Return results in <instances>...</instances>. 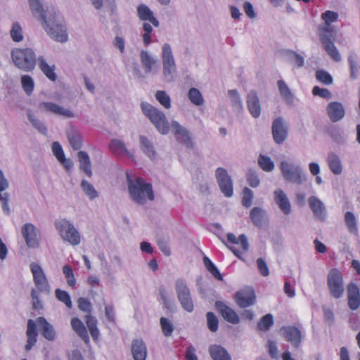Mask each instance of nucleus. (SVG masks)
<instances>
[{"mask_svg": "<svg viewBox=\"0 0 360 360\" xmlns=\"http://www.w3.org/2000/svg\"><path fill=\"white\" fill-rule=\"evenodd\" d=\"M33 15H38L44 23L48 34L56 41L65 42L68 40V33L63 20L54 12L47 16L39 0H29Z\"/></svg>", "mask_w": 360, "mask_h": 360, "instance_id": "obj_1", "label": "nucleus"}, {"mask_svg": "<svg viewBox=\"0 0 360 360\" xmlns=\"http://www.w3.org/2000/svg\"><path fill=\"white\" fill-rule=\"evenodd\" d=\"M339 15L337 12L326 11L321 13V18L324 23L318 27L319 39L326 53L335 61L341 60L340 54L334 44L336 37V30L331 25L338 21Z\"/></svg>", "mask_w": 360, "mask_h": 360, "instance_id": "obj_2", "label": "nucleus"}, {"mask_svg": "<svg viewBox=\"0 0 360 360\" xmlns=\"http://www.w3.org/2000/svg\"><path fill=\"white\" fill-rule=\"evenodd\" d=\"M37 324L39 327L41 335L46 340L53 341L56 339V333L53 326L44 317H38L36 319V322L29 319L26 330V335L27 337V343L25 347L26 351H30L37 342L38 335Z\"/></svg>", "mask_w": 360, "mask_h": 360, "instance_id": "obj_3", "label": "nucleus"}, {"mask_svg": "<svg viewBox=\"0 0 360 360\" xmlns=\"http://www.w3.org/2000/svg\"><path fill=\"white\" fill-rule=\"evenodd\" d=\"M128 190L131 198L136 202L143 205L147 200H154L152 184L146 183L141 177L131 179L127 173Z\"/></svg>", "mask_w": 360, "mask_h": 360, "instance_id": "obj_4", "label": "nucleus"}, {"mask_svg": "<svg viewBox=\"0 0 360 360\" xmlns=\"http://www.w3.org/2000/svg\"><path fill=\"white\" fill-rule=\"evenodd\" d=\"M141 108L143 113L155 125L160 133L168 134L169 131V123L163 112L148 103L142 102Z\"/></svg>", "mask_w": 360, "mask_h": 360, "instance_id": "obj_5", "label": "nucleus"}, {"mask_svg": "<svg viewBox=\"0 0 360 360\" xmlns=\"http://www.w3.org/2000/svg\"><path fill=\"white\" fill-rule=\"evenodd\" d=\"M12 60L20 69L29 72L36 65V56L31 49H15L11 52Z\"/></svg>", "mask_w": 360, "mask_h": 360, "instance_id": "obj_6", "label": "nucleus"}, {"mask_svg": "<svg viewBox=\"0 0 360 360\" xmlns=\"http://www.w3.org/2000/svg\"><path fill=\"white\" fill-rule=\"evenodd\" d=\"M327 285L330 295L335 299L341 298L345 292L344 278L341 271L337 269H331L327 276Z\"/></svg>", "mask_w": 360, "mask_h": 360, "instance_id": "obj_7", "label": "nucleus"}, {"mask_svg": "<svg viewBox=\"0 0 360 360\" xmlns=\"http://www.w3.org/2000/svg\"><path fill=\"white\" fill-rule=\"evenodd\" d=\"M55 226L64 240L72 245H77L80 243V235L70 221L61 219L56 221Z\"/></svg>", "mask_w": 360, "mask_h": 360, "instance_id": "obj_8", "label": "nucleus"}, {"mask_svg": "<svg viewBox=\"0 0 360 360\" xmlns=\"http://www.w3.org/2000/svg\"><path fill=\"white\" fill-rule=\"evenodd\" d=\"M175 289L178 300L183 309L188 312H192L194 308L193 302L190 289L187 286L185 281L182 278H178L175 283Z\"/></svg>", "mask_w": 360, "mask_h": 360, "instance_id": "obj_9", "label": "nucleus"}, {"mask_svg": "<svg viewBox=\"0 0 360 360\" xmlns=\"http://www.w3.org/2000/svg\"><path fill=\"white\" fill-rule=\"evenodd\" d=\"M281 170L284 179L288 181L300 184L306 180V176L299 166L282 161Z\"/></svg>", "mask_w": 360, "mask_h": 360, "instance_id": "obj_10", "label": "nucleus"}, {"mask_svg": "<svg viewBox=\"0 0 360 360\" xmlns=\"http://www.w3.org/2000/svg\"><path fill=\"white\" fill-rule=\"evenodd\" d=\"M162 58L164 76L166 78L172 79L176 68L171 46L168 44H165L162 46Z\"/></svg>", "mask_w": 360, "mask_h": 360, "instance_id": "obj_11", "label": "nucleus"}, {"mask_svg": "<svg viewBox=\"0 0 360 360\" xmlns=\"http://www.w3.org/2000/svg\"><path fill=\"white\" fill-rule=\"evenodd\" d=\"M227 242L231 245L229 246L231 250L239 259H241V250L246 252L249 248L248 239L244 234H241L237 238L235 234L229 233L227 234Z\"/></svg>", "mask_w": 360, "mask_h": 360, "instance_id": "obj_12", "label": "nucleus"}, {"mask_svg": "<svg viewBox=\"0 0 360 360\" xmlns=\"http://www.w3.org/2000/svg\"><path fill=\"white\" fill-rule=\"evenodd\" d=\"M216 179L221 193L226 197L233 195V181L227 171L223 167H218L215 172Z\"/></svg>", "mask_w": 360, "mask_h": 360, "instance_id": "obj_13", "label": "nucleus"}, {"mask_svg": "<svg viewBox=\"0 0 360 360\" xmlns=\"http://www.w3.org/2000/svg\"><path fill=\"white\" fill-rule=\"evenodd\" d=\"M34 283L40 292H49V284L41 267L35 262L30 264Z\"/></svg>", "mask_w": 360, "mask_h": 360, "instance_id": "obj_14", "label": "nucleus"}, {"mask_svg": "<svg viewBox=\"0 0 360 360\" xmlns=\"http://www.w3.org/2000/svg\"><path fill=\"white\" fill-rule=\"evenodd\" d=\"M288 129L282 117H277L273 121L272 135L274 141L278 144L283 143L288 137Z\"/></svg>", "mask_w": 360, "mask_h": 360, "instance_id": "obj_15", "label": "nucleus"}, {"mask_svg": "<svg viewBox=\"0 0 360 360\" xmlns=\"http://www.w3.org/2000/svg\"><path fill=\"white\" fill-rule=\"evenodd\" d=\"M284 339L291 343L295 348H298L302 342V332L298 327L295 326H283L281 329Z\"/></svg>", "mask_w": 360, "mask_h": 360, "instance_id": "obj_16", "label": "nucleus"}, {"mask_svg": "<svg viewBox=\"0 0 360 360\" xmlns=\"http://www.w3.org/2000/svg\"><path fill=\"white\" fill-rule=\"evenodd\" d=\"M172 132L175 135L176 140L185 144L188 148H193V142L192 141L189 131L181 127L176 121L172 122Z\"/></svg>", "mask_w": 360, "mask_h": 360, "instance_id": "obj_17", "label": "nucleus"}, {"mask_svg": "<svg viewBox=\"0 0 360 360\" xmlns=\"http://www.w3.org/2000/svg\"><path fill=\"white\" fill-rule=\"evenodd\" d=\"M215 307L227 322L232 324H238L240 322V317L238 314L224 302L217 301L215 302Z\"/></svg>", "mask_w": 360, "mask_h": 360, "instance_id": "obj_18", "label": "nucleus"}, {"mask_svg": "<svg viewBox=\"0 0 360 360\" xmlns=\"http://www.w3.org/2000/svg\"><path fill=\"white\" fill-rule=\"evenodd\" d=\"M326 112L332 122H337L345 117V108L342 103L338 101H332L328 104Z\"/></svg>", "mask_w": 360, "mask_h": 360, "instance_id": "obj_19", "label": "nucleus"}, {"mask_svg": "<svg viewBox=\"0 0 360 360\" xmlns=\"http://www.w3.org/2000/svg\"><path fill=\"white\" fill-rule=\"evenodd\" d=\"M256 300L255 291L252 289L244 290L237 292L235 295V301L241 308L253 305Z\"/></svg>", "mask_w": 360, "mask_h": 360, "instance_id": "obj_20", "label": "nucleus"}, {"mask_svg": "<svg viewBox=\"0 0 360 360\" xmlns=\"http://www.w3.org/2000/svg\"><path fill=\"white\" fill-rule=\"evenodd\" d=\"M22 234L27 246L35 248L39 246V238L36 227L30 223L25 224L22 228Z\"/></svg>", "mask_w": 360, "mask_h": 360, "instance_id": "obj_21", "label": "nucleus"}, {"mask_svg": "<svg viewBox=\"0 0 360 360\" xmlns=\"http://www.w3.org/2000/svg\"><path fill=\"white\" fill-rule=\"evenodd\" d=\"M348 306L352 310H356L360 306V291L359 288L354 283L347 285Z\"/></svg>", "mask_w": 360, "mask_h": 360, "instance_id": "obj_22", "label": "nucleus"}, {"mask_svg": "<svg viewBox=\"0 0 360 360\" xmlns=\"http://www.w3.org/2000/svg\"><path fill=\"white\" fill-rule=\"evenodd\" d=\"M131 354L134 360H146L147 348L141 339H136L132 341Z\"/></svg>", "mask_w": 360, "mask_h": 360, "instance_id": "obj_23", "label": "nucleus"}, {"mask_svg": "<svg viewBox=\"0 0 360 360\" xmlns=\"http://www.w3.org/2000/svg\"><path fill=\"white\" fill-rule=\"evenodd\" d=\"M247 105L252 117L257 118L261 114V106L259 98L255 91H251L247 96Z\"/></svg>", "mask_w": 360, "mask_h": 360, "instance_id": "obj_24", "label": "nucleus"}, {"mask_svg": "<svg viewBox=\"0 0 360 360\" xmlns=\"http://www.w3.org/2000/svg\"><path fill=\"white\" fill-rule=\"evenodd\" d=\"M274 200L281 210L286 215L291 212V205L290 201L281 189H277L274 191Z\"/></svg>", "mask_w": 360, "mask_h": 360, "instance_id": "obj_25", "label": "nucleus"}, {"mask_svg": "<svg viewBox=\"0 0 360 360\" xmlns=\"http://www.w3.org/2000/svg\"><path fill=\"white\" fill-rule=\"evenodd\" d=\"M308 201L314 216L320 220H324L326 218V208L323 202L316 196H311Z\"/></svg>", "mask_w": 360, "mask_h": 360, "instance_id": "obj_26", "label": "nucleus"}, {"mask_svg": "<svg viewBox=\"0 0 360 360\" xmlns=\"http://www.w3.org/2000/svg\"><path fill=\"white\" fill-rule=\"evenodd\" d=\"M40 107L44 108L46 111L53 114L62 115L66 117H72L74 114L70 110L65 109L64 108L51 103V102H43L40 103Z\"/></svg>", "mask_w": 360, "mask_h": 360, "instance_id": "obj_27", "label": "nucleus"}, {"mask_svg": "<svg viewBox=\"0 0 360 360\" xmlns=\"http://www.w3.org/2000/svg\"><path fill=\"white\" fill-rule=\"evenodd\" d=\"M138 15L141 20L149 21L153 26L158 27L159 22L155 18L153 13L150 9L144 4H141L137 8Z\"/></svg>", "mask_w": 360, "mask_h": 360, "instance_id": "obj_28", "label": "nucleus"}, {"mask_svg": "<svg viewBox=\"0 0 360 360\" xmlns=\"http://www.w3.org/2000/svg\"><path fill=\"white\" fill-rule=\"evenodd\" d=\"M71 326L72 329L85 343H88L89 342V336L87 330L79 319L76 317L72 318L71 320Z\"/></svg>", "mask_w": 360, "mask_h": 360, "instance_id": "obj_29", "label": "nucleus"}, {"mask_svg": "<svg viewBox=\"0 0 360 360\" xmlns=\"http://www.w3.org/2000/svg\"><path fill=\"white\" fill-rule=\"evenodd\" d=\"M209 352L213 360H231V357L227 351L220 345H210Z\"/></svg>", "mask_w": 360, "mask_h": 360, "instance_id": "obj_30", "label": "nucleus"}, {"mask_svg": "<svg viewBox=\"0 0 360 360\" xmlns=\"http://www.w3.org/2000/svg\"><path fill=\"white\" fill-rule=\"evenodd\" d=\"M78 160L80 165V169L82 170L88 177H91L93 173L90 159L87 153L85 151H79L78 153Z\"/></svg>", "mask_w": 360, "mask_h": 360, "instance_id": "obj_31", "label": "nucleus"}, {"mask_svg": "<svg viewBox=\"0 0 360 360\" xmlns=\"http://www.w3.org/2000/svg\"><path fill=\"white\" fill-rule=\"evenodd\" d=\"M39 66L43 73L52 82L57 79L55 73V65H49L43 58H39Z\"/></svg>", "mask_w": 360, "mask_h": 360, "instance_id": "obj_32", "label": "nucleus"}, {"mask_svg": "<svg viewBox=\"0 0 360 360\" xmlns=\"http://www.w3.org/2000/svg\"><path fill=\"white\" fill-rule=\"evenodd\" d=\"M328 163L330 171L335 174H340L342 167L339 157L335 153H330L328 157Z\"/></svg>", "mask_w": 360, "mask_h": 360, "instance_id": "obj_33", "label": "nucleus"}, {"mask_svg": "<svg viewBox=\"0 0 360 360\" xmlns=\"http://www.w3.org/2000/svg\"><path fill=\"white\" fill-rule=\"evenodd\" d=\"M141 148L143 153L148 155L150 159H154L156 153L154 150L152 143L144 136H140Z\"/></svg>", "mask_w": 360, "mask_h": 360, "instance_id": "obj_34", "label": "nucleus"}, {"mask_svg": "<svg viewBox=\"0 0 360 360\" xmlns=\"http://www.w3.org/2000/svg\"><path fill=\"white\" fill-rule=\"evenodd\" d=\"M141 62L146 73L152 71L153 65L156 60L153 59L146 51H141L140 53Z\"/></svg>", "mask_w": 360, "mask_h": 360, "instance_id": "obj_35", "label": "nucleus"}, {"mask_svg": "<svg viewBox=\"0 0 360 360\" xmlns=\"http://www.w3.org/2000/svg\"><path fill=\"white\" fill-rule=\"evenodd\" d=\"M345 224L351 233L357 235L358 228L355 215L352 212H346L345 214Z\"/></svg>", "mask_w": 360, "mask_h": 360, "instance_id": "obj_36", "label": "nucleus"}, {"mask_svg": "<svg viewBox=\"0 0 360 360\" xmlns=\"http://www.w3.org/2000/svg\"><path fill=\"white\" fill-rule=\"evenodd\" d=\"M264 216V211L258 207H255L250 211V217L251 219L252 222L256 226H261L263 223Z\"/></svg>", "mask_w": 360, "mask_h": 360, "instance_id": "obj_37", "label": "nucleus"}, {"mask_svg": "<svg viewBox=\"0 0 360 360\" xmlns=\"http://www.w3.org/2000/svg\"><path fill=\"white\" fill-rule=\"evenodd\" d=\"M159 292V298L158 300L162 302L163 304V307L169 311H172L174 307V304L172 302L169 300L168 293L163 286H160L158 289Z\"/></svg>", "mask_w": 360, "mask_h": 360, "instance_id": "obj_38", "label": "nucleus"}, {"mask_svg": "<svg viewBox=\"0 0 360 360\" xmlns=\"http://www.w3.org/2000/svg\"><path fill=\"white\" fill-rule=\"evenodd\" d=\"M81 188L84 194L88 196L90 200H94L98 196V191L95 189L94 186L86 180L83 179L82 181Z\"/></svg>", "mask_w": 360, "mask_h": 360, "instance_id": "obj_39", "label": "nucleus"}, {"mask_svg": "<svg viewBox=\"0 0 360 360\" xmlns=\"http://www.w3.org/2000/svg\"><path fill=\"white\" fill-rule=\"evenodd\" d=\"M278 87L283 98L288 103H292L293 100V95L285 82L283 80H278Z\"/></svg>", "mask_w": 360, "mask_h": 360, "instance_id": "obj_40", "label": "nucleus"}, {"mask_svg": "<svg viewBox=\"0 0 360 360\" xmlns=\"http://www.w3.org/2000/svg\"><path fill=\"white\" fill-rule=\"evenodd\" d=\"M348 63L349 65L350 78L355 79L357 78L360 70V65H359L356 56L354 54L351 53L348 57Z\"/></svg>", "mask_w": 360, "mask_h": 360, "instance_id": "obj_41", "label": "nucleus"}, {"mask_svg": "<svg viewBox=\"0 0 360 360\" xmlns=\"http://www.w3.org/2000/svg\"><path fill=\"white\" fill-rule=\"evenodd\" d=\"M203 263L207 270L212 274V275L217 279L221 281L222 276L221 275L217 267L214 263L206 256L203 257Z\"/></svg>", "mask_w": 360, "mask_h": 360, "instance_id": "obj_42", "label": "nucleus"}, {"mask_svg": "<svg viewBox=\"0 0 360 360\" xmlns=\"http://www.w3.org/2000/svg\"><path fill=\"white\" fill-rule=\"evenodd\" d=\"M258 165L265 172H271L274 169V163L269 157L260 155L258 158Z\"/></svg>", "mask_w": 360, "mask_h": 360, "instance_id": "obj_43", "label": "nucleus"}, {"mask_svg": "<svg viewBox=\"0 0 360 360\" xmlns=\"http://www.w3.org/2000/svg\"><path fill=\"white\" fill-rule=\"evenodd\" d=\"M188 97L191 102L195 105H200L203 103V98L198 89L196 88H191L188 91Z\"/></svg>", "mask_w": 360, "mask_h": 360, "instance_id": "obj_44", "label": "nucleus"}, {"mask_svg": "<svg viewBox=\"0 0 360 360\" xmlns=\"http://www.w3.org/2000/svg\"><path fill=\"white\" fill-rule=\"evenodd\" d=\"M155 98L165 108L169 109L171 108L170 97L165 91H157L155 93Z\"/></svg>", "mask_w": 360, "mask_h": 360, "instance_id": "obj_45", "label": "nucleus"}, {"mask_svg": "<svg viewBox=\"0 0 360 360\" xmlns=\"http://www.w3.org/2000/svg\"><path fill=\"white\" fill-rule=\"evenodd\" d=\"M21 83L23 90L27 95H31L33 92L34 84L32 78L29 75H22L21 77Z\"/></svg>", "mask_w": 360, "mask_h": 360, "instance_id": "obj_46", "label": "nucleus"}, {"mask_svg": "<svg viewBox=\"0 0 360 360\" xmlns=\"http://www.w3.org/2000/svg\"><path fill=\"white\" fill-rule=\"evenodd\" d=\"M274 323L273 316L271 314L264 316L258 322L257 327L259 330L266 331L272 326Z\"/></svg>", "mask_w": 360, "mask_h": 360, "instance_id": "obj_47", "label": "nucleus"}, {"mask_svg": "<svg viewBox=\"0 0 360 360\" xmlns=\"http://www.w3.org/2000/svg\"><path fill=\"white\" fill-rule=\"evenodd\" d=\"M56 298L63 302L68 308H71L72 306V300L70 295L68 292L60 290L59 288L56 289L55 291Z\"/></svg>", "mask_w": 360, "mask_h": 360, "instance_id": "obj_48", "label": "nucleus"}, {"mask_svg": "<svg viewBox=\"0 0 360 360\" xmlns=\"http://www.w3.org/2000/svg\"><path fill=\"white\" fill-rule=\"evenodd\" d=\"M110 150L117 155H123L128 153L124 144L118 140H112L110 144Z\"/></svg>", "mask_w": 360, "mask_h": 360, "instance_id": "obj_49", "label": "nucleus"}, {"mask_svg": "<svg viewBox=\"0 0 360 360\" xmlns=\"http://www.w3.org/2000/svg\"><path fill=\"white\" fill-rule=\"evenodd\" d=\"M12 39L15 42L21 41L23 39L22 30L18 22H14L10 32Z\"/></svg>", "mask_w": 360, "mask_h": 360, "instance_id": "obj_50", "label": "nucleus"}, {"mask_svg": "<svg viewBox=\"0 0 360 360\" xmlns=\"http://www.w3.org/2000/svg\"><path fill=\"white\" fill-rule=\"evenodd\" d=\"M160 323L164 335L166 337L171 336L174 330L172 322L165 317H161Z\"/></svg>", "mask_w": 360, "mask_h": 360, "instance_id": "obj_51", "label": "nucleus"}, {"mask_svg": "<svg viewBox=\"0 0 360 360\" xmlns=\"http://www.w3.org/2000/svg\"><path fill=\"white\" fill-rule=\"evenodd\" d=\"M68 138L70 142V144L74 150H79L82 148V139L79 134L78 133H71L68 134Z\"/></svg>", "mask_w": 360, "mask_h": 360, "instance_id": "obj_52", "label": "nucleus"}, {"mask_svg": "<svg viewBox=\"0 0 360 360\" xmlns=\"http://www.w3.org/2000/svg\"><path fill=\"white\" fill-rule=\"evenodd\" d=\"M316 79L326 85L331 84L333 83L332 76L325 70H319L316 72Z\"/></svg>", "mask_w": 360, "mask_h": 360, "instance_id": "obj_53", "label": "nucleus"}, {"mask_svg": "<svg viewBox=\"0 0 360 360\" xmlns=\"http://www.w3.org/2000/svg\"><path fill=\"white\" fill-rule=\"evenodd\" d=\"M207 327L212 332H216L219 327V321L214 313H207Z\"/></svg>", "mask_w": 360, "mask_h": 360, "instance_id": "obj_54", "label": "nucleus"}, {"mask_svg": "<svg viewBox=\"0 0 360 360\" xmlns=\"http://www.w3.org/2000/svg\"><path fill=\"white\" fill-rule=\"evenodd\" d=\"M246 179L251 187L255 188L259 185L260 181L255 171L250 169L246 174Z\"/></svg>", "mask_w": 360, "mask_h": 360, "instance_id": "obj_55", "label": "nucleus"}, {"mask_svg": "<svg viewBox=\"0 0 360 360\" xmlns=\"http://www.w3.org/2000/svg\"><path fill=\"white\" fill-rule=\"evenodd\" d=\"M243 196L242 198V205L245 207H249L251 206L252 202L253 192L248 187H245L243 189Z\"/></svg>", "mask_w": 360, "mask_h": 360, "instance_id": "obj_56", "label": "nucleus"}, {"mask_svg": "<svg viewBox=\"0 0 360 360\" xmlns=\"http://www.w3.org/2000/svg\"><path fill=\"white\" fill-rule=\"evenodd\" d=\"M29 120L31 122L32 125L38 129V131L44 134H46L47 132V129L45 125L39 120L34 117V116L32 114L28 115Z\"/></svg>", "mask_w": 360, "mask_h": 360, "instance_id": "obj_57", "label": "nucleus"}, {"mask_svg": "<svg viewBox=\"0 0 360 360\" xmlns=\"http://www.w3.org/2000/svg\"><path fill=\"white\" fill-rule=\"evenodd\" d=\"M78 307L80 310L84 312L88 313V314H91L92 306L90 301L84 297H80L78 299Z\"/></svg>", "mask_w": 360, "mask_h": 360, "instance_id": "obj_58", "label": "nucleus"}, {"mask_svg": "<svg viewBox=\"0 0 360 360\" xmlns=\"http://www.w3.org/2000/svg\"><path fill=\"white\" fill-rule=\"evenodd\" d=\"M312 94L314 96H319L321 98L329 99L331 97V93L327 89L320 88L315 86L312 89Z\"/></svg>", "mask_w": 360, "mask_h": 360, "instance_id": "obj_59", "label": "nucleus"}, {"mask_svg": "<svg viewBox=\"0 0 360 360\" xmlns=\"http://www.w3.org/2000/svg\"><path fill=\"white\" fill-rule=\"evenodd\" d=\"M256 262L260 274L263 276H268L269 275V270L267 264L264 261V259L260 257L257 259Z\"/></svg>", "mask_w": 360, "mask_h": 360, "instance_id": "obj_60", "label": "nucleus"}, {"mask_svg": "<svg viewBox=\"0 0 360 360\" xmlns=\"http://www.w3.org/2000/svg\"><path fill=\"white\" fill-rule=\"evenodd\" d=\"M31 296L32 299V308L34 310L41 309L43 307L42 303L39 300L37 291L35 289L32 290Z\"/></svg>", "mask_w": 360, "mask_h": 360, "instance_id": "obj_61", "label": "nucleus"}, {"mask_svg": "<svg viewBox=\"0 0 360 360\" xmlns=\"http://www.w3.org/2000/svg\"><path fill=\"white\" fill-rule=\"evenodd\" d=\"M52 150L55 156L58 160H61V159H64L65 154L62 146L58 142H53L52 145Z\"/></svg>", "mask_w": 360, "mask_h": 360, "instance_id": "obj_62", "label": "nucleus"}, {"mask_svg": "<svg viewBox=\"0 0 360 360\" xmlns=\"http://www.w3.org/2000/svg\"><path fill=\"white\" fill-rule=\"evenodd\" d=\"M105 314L109 322H115V312L112 305L107 304L105 307Z\"/></svg>", "mask_w": 360, "mask_h": 360, "instance_id": "obj_63", "label": "nucleus"}, {"mask_svg": "<svg viewBox=\"0 0 360 360\" xmlns=\"http://www.w3.org/2000/svg\"><path fill=\"white\" fill-rule=\"evenodd\" d=\"M229 95L231 98L233 105L242 108V102L238 91L235 89L229 91Z\"/></svg>", "mask_w": 360, "mask_h": 360, "instance_id": "obj_64", "label": "nucleus"}]
</instances>
